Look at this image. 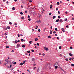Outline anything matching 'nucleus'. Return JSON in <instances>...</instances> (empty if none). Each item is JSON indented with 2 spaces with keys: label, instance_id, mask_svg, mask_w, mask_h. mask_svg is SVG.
I'll list each match as a JSON object with an SVG mask.
<instances>
[{
  "label": "nucleus",
  "instance_id": "1",
  "mask_svg": "<svg viewBox=\"0 0 74 74\" xmlns=\"http://www.w3.org/2000/svg\"><path fill=\"white\" fill-rule=\"evenodd\" d=\"M57 64L59 66V67H60V65L59 63L58 62H56V64Z\"/></svg>",
  "mask_w": 74,
  "mask_h": 74
},
{
  "label": "nucleus",
  "instance_id": "2",
  "mask_svg": "<svg viewBox=\"0 0 74 74\" xmlns=\"http://www.w3.org/2000/svg\"><path fill=\"white\" fill-rule=\"evenodd\" d=\"M20 47V45L19 44H18L17 45L16 48H18L19 47Z\"/></svg>",
  "mask_w": 74,
  "mask_h": 74
},
{
  "label": "nucleus",
  "instance_id": "3",
  "mask_svg": "<svg viewBox=\"0 0 74 74\" xmlns=\"http://www.w3.org/2000/svg\"><path fill=\"white\" fill-rule=\"evenodd\" d=\"M8 59H9V58H8L7 60H5V61H6V62H7V63H10V62H9L7 60H8Z\"/></svg>",
  "mask_w": 74,
  "mask_h": 74
},
{
  "label": "nucleus",
  "instance_id": "4",
  "mask_svg": "<svg viewBox=\"0 0 74 74\" xmlns=\"http://www.w3.org/2000/svg\"><path fill=\"white\" fill-rule=\"evenodd\" d=\"M37 22L38 23L39 22H41V21L40 20H39V21H37Z\"/></svg>",
  "mask_w": 74,
  "mask_h": 74
},
{
  "label": "nucleus",
  "instance_id": "5",
  "mask_svg": "<svg viewBox=\"0 0 74 74\" xmlns=\"http://www.w3.org/2000/svg\"><path fill=\"white\" fill-rule=\"evenodd\" d=\"M32 61H35L36 59L34 58H32Z\"/></svg>",
  "mask_w": 74,
  "mask_h": 74
},
{
  "label": "nucleus",
  "instance_id": "6",
  "mask_svg": "<svg viewBox=\"0 0 74 74\" xmlns=\"http://www.w3.org/2000/svg\"><path fill=\"white\" fill-rule=\"evenodd\" d=\"M63 21V20H62V19H61L60 20V22H61V23L63 22V21Z\"/></svg>",
  "mask_w": 74,
  "mask_h": 74
},
{
  "label": "nucleus",
  "instance_id": "7",
  "mask_svg": "<svg viewBox=\"0 0 74 74\" xmlns=\"http://www.w3.org/2000/svg\"><path fill=\"white\" fill-rule=\"evenodd\" d=\"M50 34H52V30H50Z\"/></svg>",
  "mask_w": 74,
  "mask_h": 74
},
{
  "label": "nucleus",
  "instance_id": "8",
  "mask_svg": "<svg viewBox=\"0 0 74 74\" xmlns=\"http://www.w3.org/2000/svg\"><path fill=\"white\" fill-rule=\"evenodd\" d=\"M38 40V39L36 38L35 39V41H37Z\"/></svg>",
  "mask_w": 74,
  "mask_h": 74
},
{
  "label": "nucleus",
  "instance_id": "9",
  "mask_svg": "<svg viewBox=\"0 0 74 74\" xmlns=\"http://www.w3.org/2000/svg\"><path fill=\"white\" fill-rule=\"evenodd\" d=\"M61 70H62L63 72H64V73H66V71H64V70H63V69H61Z\"/></svg>",
  "mask_w": 74,
  "mask_h": 74
},
{
  "label": "nucleus",
  "instance_id": "10",
  "mask_svg": "<svg viewBox=\"0 0 74 74\" xmlns=\"http://www.w3.org/2000/svg\"><path fill=\"white\" fill-rule=\"evenodd\" d=\"M59 19H57V20H56V22H59Z\"/></svg>",
  "mask_w": 74,
  "mask_h": 74
},
{
  "label": "nucleus",
  "instance_id": "11",
  "mask_svg": "<svg viewBox=\"0 0 74 74\" xmlns=\"http://www.w3.org/2000/svg\"><path fill=\"white\" fill-rule=\"evenodd\" d=\"M69 56H72V54L71 53H69Z\"/></svg>",
  "mask_w": 74,
  "mask_h": 74
},
{
  "label": "nucleus",
  "instance_id": "12",
  "mask_svg": "<svg viewBox=\"0 0 74 74\" xmlns=\"http://www.w3.org/2000/svg\"><path fill=\"white\" fill-rule=\"evenodd\" d=\"M32 41H30L29 42V43L30 44H32Z\"/></svg>",
  "mask_w": 74,
  "mask_h": 74
},
{
  "label": "nucleus",
  "instance_id": "13",
  "mask_svg": "<svg viewBox=\"0 0 74 74\" xmlns=\"http://www.w3.org/2000/svg\"><path fill=\"white\" fill-rule=\"evenodd\" d=\"M22 47H23V48H25V45H23L22 46Z\"/></svg>",
  "mask_w": 74,
  "mask_h": 74
},
{
  "label": "nucleus",
  "instance_id": "14",
  "mask_svg": "<svg viewBox=\"0 0 74 74\" xmlns=\"http://www.w3.org/2000/svg\"><path fill=\"white\" fill-rule=\"evenodd\" d=\"M6 48H9V46H5Z\"/></svg>",
  "mask_w": 74,
  "mask_h": 74
},
{
  "label": "nucleus",
  "instance_id": "15",
  "mask_svg": "<svg viewBox=\"0 0 74 74\" xmlns=\"http://www.w3.org/2000/svg\"><path fill=\"white\" fill-rule=\"evenodd\" d=\"M21 41H22V42H23L24 41V40L23 39H21Z\"/></svg>",
  "mask_w": 74,
  "mask_h": 74
},
{
  "label": "nucleus",
  "instance_id": "16",
  "mask_svg": "<svg viewBox=\"0 0 74 74\" xmlns=\"http://www.w3.org/2000/svg\"><path fill=\"white\" fill-rule=\"evenodd\" d=\"M12 10H15V7H13V8H12Z\"/></svg>",
  "mask_w": 74,
  "mask_h": 74
},
{
  "label": "nucleus",
  "instance_id": "17",
  "mask_svg": "<svg viewBox=\"0 0 74 74\" xmlns=\"http://www.w3.org/2000/svg\"><path fill=\"white\" fill-rule=\"evenodd\" d=\"M27 52L28 53H30V51H27Z\"/></svg>",
  "mask_w": 74,
  "mask_h": 74
},
{
  "label": "nucleus",
  "instance_id": "18",
  "mask_svg": "<svg viewBox=\"0 0 74 74\" xmlns=\"http://www.w3.org/2000/svg\"><path fill=\"white\" fill-rule=\"evenodd\" d=\"M20 65H21V66H22V65H23V63H22V62H21L20 63Z\"/></svg>",
  "mask_w": 74,
  "mask_h": 74
},
{
  "label": "nucleus",
  "instance_id": "19",
  "mask_svg": "<svg viewBox=\"0 0 74 74\" xmlns=\"http://www.w3.org/2000/svg\"><path fill=\"white\" fill-rule=\"evenodd\" d=\"M66 61H67V62H69V60H68L66 58L65 59Z\"/></svg>",
  "mask_w": 74,
  "mask_h": 74
},
{
  "label": "nucleus",
  "instance_id": "20",
  "mask_svg": "<svg viewBox=\"0 0 74 74\" xmlns=\"http://www.w3.org/2000/svg\"><path fill=\"white\" fill-rule=\"evenodd\" d=\"M31 51L32 52H34V50L33 49H32L31 50Z\"/></svg>",
  "mask_w": 74,
  "mask_h": 74
},
{
  "label": "nucleus",
  "instance_id": "21",
  "mask_svg": "<svg viewBox=\"0 0 74 74\" xmlns=\"http://www.w3.org/2000/svg\"><path fill=\"white\" fill-rule=\"evenodd\" d=\"M7 29H10V27L9 26H8Z\"/></svg>",
  "mask_w": 74,
  "mask_h": 74
},
{
  "label": "nucleus",
  "instance_id": "22",
  "mask_svg": "<svg viewBox=\"0 0 74 74\" xmlns=\"http://www.w3.org/2000/svg\"><path fill=\"white\" fill-rule=\"evenodd\" d=\"M55 17H56V16H53V19H55Z\"/></svg>",
  "mask_w": 74,
  "mask_h": 74
},
{
  "label": "nucleus",
  "instance_id": "23",
  "mask_svg": "<svg viewBox=\"0 0 74 74\" xmlns=\"http://www.w3.org/2000/svg\"><path fill=\"white\" fill-rule=\"evenodd\" d=\"M71 66H74V64H71Z\"/></svg>",
  "mask_w": 74,
  "mask_h": 74
},
{
  "label": "nucleus",
  "instance_id": "24",
  "mask_svg": "<svg viewBox=\"0 0 74 74\" xmlns=\"http://www.w3.org/2000/svg\"><path fill=\"white\" fill-rule=\"evenodd\" d=\"M57 67H58V66H55V69H57Z\"/></svg>",
  "mask_w": 74,
  "mask_h": 74
},
{
  "label": "nucleus",
  "instance_id": "25",
  "mask_svg": "<svg viewBox=\"0 0 74 74\" xmlns=\"http://www.w3.org/2000/svg\"><path fill=\"white\" fill-rule=\"evenodd\" d=\"M15 43H17V42H18V41L17 40H15Z\"/></svg>",
  "mask_w": 74,
  "mask_h": 74
},
{
  "label": "nucleus",
  "instance_id": "26",
  "mask_svg": "<svg viewBox=\"0 0 74 74\" xmlns=\"http://www.w3.org/2000/svg\"><path fill=\"white\" fill-rule=\"evenodd\" d=\"M58 13L59 14H60V12L59 11H58Z\"/></svg>",
  "mask_w": 74,
  "mask_h": 74
},
{
  "label": "nucleus",
  "instance_id": "27",
  "mask_svg": "<svg viewBox=\"0 0 74 74\" xmlns=\"http://www.w3.org/2000/svg\"><path fill=\"white\" fill-rule=\"evenodd\" d=\"M62 48V47H61V46H60L59 47V49H61Z\"/></svg>",
  "mask_w": 74,
  "mask_h": 74
},
{
  "label": "nucleus",
  "instance_id": "28",
  "mask_svg": "<svg viewBox=\"0 0 74 74\" xmlns=\"http://www.w3.org/2000/svg\"><path fill=\"white\" fill-rule=\"evenodd\" d=\"M61 17H60V16H58V18L59 19H60V18H61Z\"/></svg>",
  "mask_w": 74,
  "mask_h": 74
},
{
  "label": "nucleus",
  "instance_id": "29",
  "mask_svg": "<svg viewBox=\"0 0 74 74\" xmlns=\"http://www.w3.org/2000/svg\"><path fill=\"white\" fill-rule=\"evenodd\" d=\"M46 48H47V47H45L44 48V49H45V50H46Z\"/></svg>",
  "mask_w": 74,
  "mask_h": 74
},
{
  "label": "nucleus",
  "instance_id": "30",
  "mask_svg": "<svg viewBox=\"0 0 74 74\" xmlns=\"http://www.w3.org/2000/svg\"><path fill=\"white\" fill-rule=\"evenodd\" d=\"M37 27H38V26H36V29H37Z\"/></svg>",
  "mask_w": 74,
  "mask_h": 74
},
{
  "label": "nucleus",
  "instance_id": "31",
  "mask_svg": "<svg viewBox=\"0 0 74 74\" xmlns=\"http://www.w3.org/2000/svg\"><path fill=\"white\" fill-rule=\"evenodd\" d=\"M62 31H64V28H62Z\"/></svg>",
  "mask_w": 74,
  "mask_h": 74
},
{
  "label": "nucleus",
  "instance_id": "32",
  "mask_svg": "<svg viewBox=\"0 0 74 74\" xmlns=\"http://www.w3.org/2000/svg\"><path fill=\"white\" fill-rule=\"evenodd\" d=\"M9 24H10V25H12V23L11 22H10L9 23Z\"/></svg>",
  "mask_w": 74,
  "mask_h": 74
},
{
  "label": "nucleus",
  "instance_id": "33",
  "mask_svg": "<svg viewBox=\"0 0 74 74\" xmlns=\"http://www.w3.org/2000/svg\"><path fill=\"white\" fill-rule=\"evenodd\" d=\"M36 45H38V46H39V43H37L36 44Z\"/></svg>",
  "mask_w": 74,
  "mask_h": 74
},
{
  "label": "nucleus",
  "instance_id": "34",
  "mask_svg": "<svg viewBox=\"0 0 74 74\" xmlns=\"http://www.w3.org/2000/svg\"><path fill=\"white\" fill-rule=\"evenodd\" d=\"M51 14H52V13H49V15L50 16H51Z\"/></svg>",
  "mask_w": 74,
  "mask_h": 74
},
{
  "label": "nucleus",
  "instance_id": "35",
  "mask_svg": "<svg viewBox=\"0 0 74 74\" xmlns=\"http://www.w3.org/2000/svg\"><path fill=\"white\" fill-rule=\"evenodd\" d=\"M13 64H16V62H14L13 63Z\"/></svg>",
  "mask_w": 74,
  "mask_h": 74
},
{
  "label": "nucleus",
  "instance_id": "36",
  "mask_svg": "<svg viewBox=\"0 0 74 74\" xmlns=\"http://www.w3.org/2000/svg\"><path fill=\"white\" fill-rule=\"evenodd\" d=\"M33 66H36V64H35L33 65Z\"/></svg>",
  "mask_w": 74,
  "mask_h": 74
},
{
  "label": "nucleus",
  "instance_id": "37",
  "mask_svg": "<svg viewBox=\"0 0 74 74\" xmlns=\"http://www.w3.org/2000/svg\"><path fill=\"white\" fill-rule=\"evenodd\" d=\"M28 18H30V16H29V15L28 16Z\"/></svg>",
  "mask_w": 74,
  "mask_h": 74
},
{
  "label": "nucleus",
  "instance_id": "38",
  "mask_svg": "<svg viewBox=\"0 0 74 74\" xmlns=\"http://www.w3.org/2000/svg\"><path fill=\"white\" fill-rule=\"evenodd\" d=\"M29 1L30 3H32V0H29Z\"/></svg>",
  "mask_w": 74,
  "mask_h": 74
},
{
  "label": "nucleus",
  "instance_id": "39",
  "mask_svg": "<svg viewBox=\"0 0 74 74\" xmlns=\"http://www.w3.org/2000/svg\"><path fill=\"white\" fill-rule=\"evenodd\" d=\"M46 51H48V48H46Z\"/></svg>",
  "mask_w": 74,
  "mask_h": 74
},
{
  "label": "nucleus",
  "instance_id": "40",
  "mask_svg": "<svg viewBox=\"0 0 74 74\" xmlns=\"http://www.w3.org/2000/svg\"><path fill=\"white\" fill-rule=\"evenodd\" d=\"M20 14H21V15H23V13L22 12H21Z\"/></svg>",
  "mask_w": 74,
  "mask_h": 74
},
{
  "label": "nucleus",
  "instance_id": "41",
  "mask_svg": "<svg viewBox=\"0 0 74 74\" xmlns=\"http://www.w3.org/2000/svg\"><path fill=\"white\" fill-rule=\"evenodd\" d=\"M48 38H51V36H48Z\"/></svg>",
  "mask_w": 74,
  "mask_h": 74
},
{
  "label": "nucleus",
  "instance_id": "42",
  "mask_svg": "<svg viewBox=\"0 0 74 74\" xmlns=\"http://www.w3.org/2000/svg\"><path fill=\"white\" fill-rule=\"evenodd\" d=\"M57 39H58V40H59V37H57Z\"/></svg>",
  "mask_w": 74,
  "mask_h": 74
},
{
  "label": "nucleus",
  "instance_id": "43",
  "mask_svg": "<svg viewBox=\"0 0 74 74\" xmlns=\"http://www.w3.org/2000/svg\"><path fill=\"white\" fill-rule=\"evenodd\" d=\"M40 31H41V30H40V29H38V32H40Z\"/></svg>",
  "mask_w": 74,
  "mask_h": 74
},
{
  "label": "nucleus",
  "instance_id": "44",
  "mask_svg": "<svg viewBox=\"0 0 74 74\" xmlns=\"http://www.w3.org/2000/svg\"><path fill=\"white\" fill-rule=\"evenodd\" d=\"M57 4H58V5H59V2H57Z\"/></svg>",
  "mask_w": 74,
  "mask_h": 74
},
{
  "label": "nucleus",
  "instance_id": "45",
  "mask_svg": "<svg viewBox=\"0 0 74 74\" xmlns=\"http://www.w3.org/2000/svg\"><path fill=\"white\" fill-rule=\"evenodd\" d=\"M55 30H56V31H58V29H57V28H55Z\"/></svg>",
  "mask_w": 74,
  "mask_h": 74
},
{
  "label": "nucleus",
  "instance_id": "46",
  "mask_svg": "<svg viewBox=\"0 0 74 74\" xmlns=\"http://www.w3.org/2000/svg\"><path fill=\"white\" fill-rule=\"evenodd\" d=\"M28 21H31V19H30V18H29L28 19Z\"/></svg>",
  "mask_w": 74,
  "mask_h": 74
},
{
  "label": "nucleus",
  "instance_id": "47",
  "mask_svg": "<svg viewBox=\"0 0 74 74\" xmlns=\"http://www.w3.org/2000/svg\"><path fill=\"white\" fill-rule=\"evenodd\" d=\"M70 49H73V47H70Z\"/></svg>",
  "mask_w": 74,
  "mask_h": 74
},
{
  "label": "nucleus",
  "instance_id": "48",
  "mask_svg": "<svg viewBox=\"0 0 74 74\" xmlns=\"http://www.w3.org/2000/svg\"><path fill=\"white\" fill-rule=\"evenodd\" d=\"M18 37H20L19 34H18Z\"/></svg>",
  "mask_w": 74,
  "mask_h": 74
},
{
  "label": "nucleus",
  "instance_id": "49",
  "mask_svg": "<svg viewBox=\"0 0 74 74\" xmlns=\"http://www.w3.org/2000/svg\"><path fill=\"white\" fill-rule=\"evenodd\" d=\"M46 29H47V28H45L44 29V31H45V30H46Z\"/></svg>",
  "mask_w": 74,
  "mask_h": 74
},
{
  "label": "nucleus",
  "instance_id": "50",
  "mask_svg": "<svg viewBox=\"0 0 74 74\" xmlns=\"http://www.w3.org/2000/svg\"><path fill=\"white\" fill-rule=\"evenodd\" d=\"M6 35H7V34H6V33H5V36H6Z\"/></svg>",
  "mask_w": 74,
  "mask_h": 74
},
{
  "label": "nucleus",
  "instance_id": "51",
  "mask_svg": "<svg viewBox=\"0 0 74 74\" xmlns=\"http://www.w3.org/2000/svg\"><path fill=\"white\" fill-rule=\"evenodd\" d=\"M72 21H74V18H72Z\"/></svg>",
  "mask_w": 74,
  "mask_h": 74
},
{
  "label": "nucleus",
  "instance_id": "52",
  "mask_svg": "<svg viewBox=\"0 0 74 74\" xmlns=\"http://www.w3.org/2000/svg\"><path fill=\"white\" fill-rule=\"evenodd\" d=\"M24 19V17H21V19Z\"/></svg>",
  "mask_w": 74,
  "mask_h": 74
},
{
  "label": "nucleus",
  "instance_id": "53",
  "mask_svg": "<svg viewBox=\"0 0 74 74\" xmlns=\"http://www.w3.org/2000/svg\"><path fill=\"white\" fill-rule=\"evenodd\" d=\"M53 33L55 34V33H56V32H55V31H54L53 32Z\"/></svg>",
  "mask_w": 74,
  "mask_h": 74
},
{
  "label": "nucleus",
  "instance_id": "54",
  "mask_svg": "<svg viewBox=\"0 0 74 74\" xmlns=\"http://www.w3.org/2000/svg\"><path fill=\"white\" fill-rule=\"evenodd\" d=\"M65 14H68V12H65Z\"/></svg>",
  "mask_w": 74,
  "mask_h": 74
},
{
  "label": "nucleus",
  "instance_id": "55",
  "mask_svg": "<svg viewBox=\"0 0 74 74\" xmlns=\"http://www.w3.org/2000/svg\"><path fill=\"white\" fill-rule=\"evenodd\" d=\"M66 27H67V28H68V27H69V25H66Z\"/></svg>",
  "mask_w": 74,
  "mask_h": 74
},
{
  "label": "nucleus",
  "instance_id": "56",
  "mask_svg": "<svg viewBox=\"0 0 74 74\" xmlns=\"http://www.w3.org/2000/svg\"><path fill=\"white\" fill-rule=\"evenodd\" d=\"M23 64H25V61L23 62Z\"/></svg>",
  "mask_w": 74,
  "mask_h": 74
},
{
  "label": "nucleus",
  "instance_id": "57",
  "mask_svg": "<svg viewBox=\"0 0 74 74\" xmlns=\"http://www.w3.org/2000/svg\"><path fill=\"white\" fill-rule=\"evenodd\" d=\"M56 11H58V8H56Z\"/></svg>",
  "mask_w": 74,
  "mask_h": 74
},
{
  "label": "nucleus",
  "instance_id": "58",
  "mask_svg": "<svg viewBox=\"0 0 74 74\" xmlns=\"http://www.w3.org/2000/svg\"><path fill=\"white\" fill-rule=\"evenodd\" d=\"M21 8H23V5H21Z\"/></svg>",
  "mask_w": 74,
  "mask_h": 74
},
{
  "label": "nucleus",
  "instance_id": "59",
  "mask_svg": "<svg viewBox=\"0 0 74 74\" xmlns=\"http://www.w3.org/2000/svg\"><path fill=\"white\" fill-rule=\"evenodd\" d=\"M27 10H26L25 11V13H27Z\"/></svg>",
  "mask_w": 74,
  "mask_h": 74
},
{
  "label": "nucleus",
  "instance_id": "60",
  "mask_svg": "<svg viewBox=\"0 0 74 74\" xmlns=\"http://www.w3.org/2000/svg\"><path fill=\"white\" fill-rule=\"evenodd\" d=\"M69 60H71V58H70L69 59Z\"/></svg>",
  "mask_w": 74,
  "mask_h": 74
},
{
  "label": "nucleus",
  "instance_id": "61",
  "mask_svg": "<svg viewBox=\"0 0 74 74\" xmlns=\"http://www.w3.org/2000/svg\"><path fill=\"white\" fill-rule=\"evenodd\" d=\"M1 64V61L0 60V64Z\"/></svg>",
  "mask_w": 74,
  "mask_h": 74
},
{
  "label": "nucleus",
  "instance_id": "62",
  "mask_svg": "<svg viewBox=\"0 0 74 74\" xmlns=\"http://www.w3.org/2000/svg\"><path fill=\"white\" fill-rule=\"evenodd\" d=\"M65 21H67V18H65Z\"/></svg>",
  "mask_w": 74,
  "mask_h": 74
},
{
  "label": "nucleus",
  "instance_id": "63",
  "mask_svg": "<svg viewBox=\"0 0 74 74\" xmlns=\"http://www.w3.org/2000/svg\"><path fill=\"white\" fill-rule=\"evenodd\" d=\"M36 67H34V69H36Z\"/></svg>",
  "mask_w": 74,
  "mask_h": 74
},
{
  "label": "nucleus",
  "instance_id": "64",
  "mask_svg": "<svg viewBox=\"0 0 74 74\" xmlns=\"http://www.w3.org/2000/svg\"><path fill=\"white\" fill-rule=\"evenodd\" d=\"M50 27L51 28V29H52V26H51Z\"/></svg>",
  "mask_w": 74,
  "mask_h": 74
}]
</instances>
